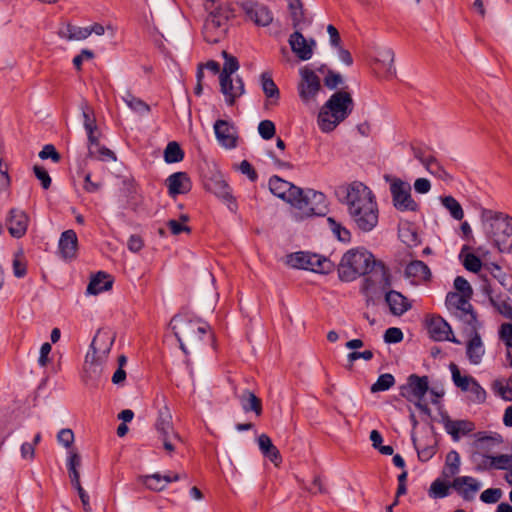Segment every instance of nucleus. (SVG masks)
I'll return each instance as SVG.
<instances>
[{
  "label": "nucleus",
  "mask_w": 512,
  "mask_h": 512,
  "mask_svg": "<svg viewBox=\"0 0 512 512\" xmlns=\"http://www.w3.org/2000/svg\"><path fill=\"white\" fill-rule=\"evenodd\" d=\"M169 326L186 356L200 348L203 337L209 329L206 322L188 313L174 315Z\"/></svg>",
  "instance_id": "nucleus-1"
},
{
  "label": "nucleus",
  "mask_w": 512,
  "mask_h": 512,
  "mask_svg": "<svg viewBox=\"0 0 512 512\" xmlns=\"http://www.w3.org/2000/svg\"><path fill=\"white\" fill-rule=\"evenodd\" d=\"M115 341V333L110 329H100L94 336L84 362L86 381L97 382L103 373L104 364Z\"/></svg>",
  "instance_id": "nucleus-2"
},
{
  "label": "nucleus",
  "mask_w": 512,
  "mask_h": 512,
  "mask_svg": "<svg viewBox=\"0 0 512 512\" xmlns=\"http://www.w3.org/2000/svg\"><path fill=\"white\" fill-rule=\"evenodd\" d=\"M354 109L351 94L344 90L333 93L320 108L317 117L319 129L324 133L332 132L349 117Z\"/></svg>",
  "instance_id": "nucleus-3"
},
{
  "label": "nucleus",
  "mask_w": 512,
  "mask_h": 512,
  "mask_svg": "<svg viewBox=\"0 0 512 512\" xmlns=\"http://www.w3.org/2000/svg\"><path fill=\"white\" fill-rule=\"evenodd\" d=\"M486 235L493 240L500 252H512V218L491 209L481 211Z\"/></svg>",
  "instance_id": "nucleus-4"
},
{
  "label": "nucleus",
  "mask_w": 512,
  "mask_h": 512,
  "mask_svg": "<svg viewBox=\"0 0 512 512\" xmlns=\"http://www.w3.org/2000/svg\"><path fill=\"white\" fill-rule=\"evenodd\" d=\"M374 259L373 254L364 248L350 249L342 256L338 266L340 280L351 282L368 274Z\"/></svg>",
  "instance_id": "nucleus-5"
},
{
  "label": "nucleus",
  "mask_w": 512,
  "mask_h": 512,
  "mask_svg": "<svg viewBox=\"0 0 512 512\" xmlns=\"http://www.w3.org/2000/svg\"><path fill=\"white\" fill-rule=\"evenodd\" d=\"M294 216L297 220H302L311 216H324L328 211L326 196L324 193L308 189L300 197H296Z\"/></svg>",
  "instance_id": "nucleus-6"
},
{
  "label": "nucleus",
  "mask_w": 512,
  "mask_h": 512,
  "mask_svg": "<svg viewBox=\"0 0 512 512\" xmlns=\"http://www.w3.org/2000/svg\"><path fill=\"white\" fill-rule=\"evenodd\" d=\"M337 195L344 198L349 214L357 215L363 207L376 203L372 191L361 182L339 187Z\"/></svg>",
  "instance_id": "nucleus-7"
},
{
  "label": "nucleus",
  "mask_w": 512,
  "mask_h": 512,
  "mask_svg": "<svg viewBox=\"0 0 512 512\" xmlns=\"http://www.w3.org/2000/svg\"><path fill=\"white\" fill-rule=\"evenodd\" d=\"M289 263L295 268L320 274H329L335 267L334 263L327 257L303 251L290 255Z\"/></svg>",
  "instance_id": "nucleus-8"
},
{
  "label": "nucleus",
  "mask_w": 512,
  "mask_h": 512,
  "mask_svg": "<svg viewBox=\"0 0 512 512\" xmlns=\"http://www.w3.org/2000/svg\"><path fill=\"white\" fill-rule=\"evenodd\" d=\"M467 295L458 292H449L446 295V306L449 310H456L459 318L469 326L471 330L479 329L480 323Z\"/></svg>",
  "instance_id": "nucleus-9"
},
{
  "label": "nucleus",
  "mask_w": 512,
  "mask_h": 512,
  "mask_svg": "<svg viewBox=\"0 0 512 512\" xmlns=\"http://www.w3.org/2000/svg\"><path fill=\"white\" fill-rule=\"evenodd\" d=\"M429 390V381L427 376H418L411 374L407 378L406 384L400 387V395L423 412H428L426 404H423V398Z\"/></svg>",
  "instance_id": "nucleus-10"
},
{
  "label": "nucleus",
  "mask_w": 512,
  "mask_h": 512,
  "mask_svg": "<svg viewBox=\"0 0 512 512\" xmlns=\"http://www.w3.org/2000/svg\"><path fill=\"white\" fill-rule=\"evenodd\" d=\"M387 182L390 183V192L395 208L399 211H417L418 204L412 199L411 186L408 182L400 178L385 176Z\"/></svg>",
  "instance_id": "nucleus-11"
},
{
  "label": "nucleus",
  "mask_w": 512,
  "mask_h": 512,
  "mask_svg": "<svg viewBox=\"0 0 512 512\" xmlns=\"http://www.w3.org/2000/svg\"><path fill=\"white\" fill-rule=\"evenodd\" d=\"M238 59L226 53V103L233 105L245 92L243 79L233 74L239 69Z\"/></svg>",
  "instance_id": "nucleus-12"
},
{
  "label": "nucleus",
  "mask_w": 512,
  "mask_h": 512,
  "mask_svg": "<svg viewBox=\"0 0 512 512\" xmlns=\"http://www.w3.org/2000/svg\"><path fill=\"white\" fill-rule=\"evenodd\" d=\"M240 7L246 18L257 27H267L274 20L273 12L263 3L246 0L240 3Z\"/></svg>",
  "instance_id": "nucleus-13"
},
{
  "label": "nucleus",
  "mask_w": 512,
  "mask_h": 512,
  "mask_svg": "<svg viewBox=\"0 0 512 512\" xmlns=\"http://www.w3.org/2000/svg\"><path fill=\"white\" fill-rule=\"evenodd\" d=\"M368 274L370 276L365 279L367 289L371 286H377L381 291H386L391 287L390 271L382 261L374 259Z\"/></svg>",
  "instance_id": "nucleus-14"
},
{
  "label": "nucleus",
  "mask_w": 512,
  "mask_h": 512,
  "mask_svg": "<svg viewBox=\"0 0 512 512\" xmlns=\"http://www.w3.org/2000/svg\"><path fill=\"white\" fill-rule=\"evenodd\" d=\"M269 189L272 194L285 200L291 204L292 207L295 204L296 197H300L302 194L301 188L276 175L270 178Z\"/></svg>",
  "instance_id": "nucleus-15"
},
{
  "label": "nucleus",
  "mask_w": 512,
  "mask_h": 512,
  "mask_svg": "<svg viewBox=\"0 0 512 512\" xmlns=\"http://www.w3.org/2000/svg\"><path fill=\"white\" fill-rule=\"evenodd\" d=\"M205 188L218 198H224V180L220 164L215 161L206 162Z\"/></svg>",
  "instance_id": "nucleus-16"
},
{
  "label": "nucleus",
  "mask_w": 512,
  "mask_h": 512,
  "mask_svg": "<svg viewBox=\"0 0 512 512\" xmlns=\"http://www.w3.org/2000/svg\"><path fill=\"white\" fill-rule=\"evenodd\" d=\"M288 16L294 32L306 30L311 25V18L303 7L301 0H286Z\"/></svg>",
  "instance_id": "nucleus-17"
},
{
  "label": "nucleus",
  "mask_w": 512,
  "mask_h": 512,
  "mask_svg": "<svg viewBox=\"0 0 512 512\" xmlns=\"http://www.w3.org/2000/svg\"><path fill=\"white\" fill-rule=\"evenodd\" d=\"M203 7L207 14L204 29L210 32L220 28L224 21L223 0H204Z\"/></svg>",
  "instance_id": "nucleus-18"
},
{
  "label": "nucleus",
  "mask_w": 512,
  "mask_h": 512,
  "mask_svg": "<svg viewBox=\"0 0 512 512\" xmlns=\"http://www.w3.org/2000/svg\"><path fill=\"white\" fill-rule=\"evenodd\" d=\"M427 329L430 337L435 341H452L457 340L452 336V329L448 322L439 315H433L427 320Z\"/></svg>",
  "instance_id": "nucleus-19"
},
{
  "label": "nucleus",
  "mask_w": 512,
  "mask_h": 512,
  "mask_svg": "<svg viewBox=\"0 0 512 512\" xmlns=\"http://www.w3.org/2000/svg\"><path fill=\"white\" fill-rule=\"evenodd\" d=\"M320 79L314 71L305 69L302 71V80L299 84L298 90L301 99L304 102H309L313 99L320 90Z\"/></svg>",
  "instance_id": "nucleus-20"
},
{
  "label": "nucleus",
  "mask_w": 512,
  "mask_h": 512,
  "mask_svg": "<svg viewBox=\"0 0 512 512\" xmlns=\"http://www.w3.org/2000/svg\"><path fill=\"white\" fill-rule=\"evenodd\" d=\"M451 486L465 501H472L480 490V483L471 476L455 477Z\"/></svg>",
  "instance_id": "nucleus-21"
},
{
  "label": "nucleus",
  "mask_w": 512,
  "mask_h": 512,
  "mask_svg": "<svg viewBox=\"0 0 512 512\" xmlns=\"http://www.w3.org/2000/svg\"><path fill=\"white\" fill-rule=\"evenodd\" d=\"M78 238L74 230L62 232L58 241V254L65 261L73 260L77 255Z\"/></svg>",
  "instance_id": "nucleus-22"
},
{
  "label": "nucleus",
  "mask_w": 512,
  "mask_h": 512,
  "mask_svg": "<svg viewBox=\"0 0 512 512\" xmlns=\"http://www.w3.org/2000/svg\"><path fill=\"white\" fill-rule=\"evenodd\" d=\"M350 216L361 231L369 232L378 223L377 203L363 207L359 214H350Z\"/></svg>",
  "instance_id": "nucleus-23"
},
{
  "label": "nucleus",
  "mask_w": 512,
  "mask_h": 512,
  "mask_svg": "<svg viewBox=\"0 0 512 512\" xmlns=\"http://www.w3.org/2000/svg\"><path fill=\"white\" fill-rule=\"evenodd\" d=\"M28 216L20 209H11L7 219L8 231L14 238H21L25 235L28 227Z\"/></svg>",
  "instance_id": "nucleus-24"
},
{
  "label": "nucleus",
  "mask_w": 512,
  "mask_h": 512,
  "mask_svg": "<svg viewBox=\"0 0 512 512\" xmlns=\"http://www.w3.org/2000/svg\"><path fill=\"white\" fill-rule=\"evenodd\" d=\"M289 44L295 55L301 60H309L313 55L315 41L307 39L304 34H290Z\"/></svg>",
  "instance_id": "nucleus-25"
},
{
  "label": "nucleus",
  "mask_w": 512,
  "mask_h": 512,
  "mask_svg": "<svg viewBox=\"0 0 512 512\" xmlns=\"http://www.w3.org/2000/svg\"><path fill=\"white\" fill-rule=\"evenodd\" d=\"M369 56L373 57L376 63L382 65L385 75L392 76L395 74L394 52L391 48L379 45L373 46L369 51Z\"/></svg>",
  "instance_id": "nucleus-26"
},
{
  "label": "nucleus",
  "mask_w": 512,
  "mask_h": 512,
  "mask_svg": "<svg viewBox=\"0 0 512 512\" xmlns=\"http://www.w3.org/2000/svg\"><path fill=\"white\" fill-rule=\"evenodd\" d=\"M385 302L389 307L391 314L401 316L411 308V303L407 297L396 290L385 291Z\"/></svg>",
  "instance_id": "nucleus-27"
},
{
  "label": "nucleus",
  "mask_w": 512,
  "mask_h": 512,
  "mask_svg": "<svg viewBox=\"0 0 512 512\" xmlns=\"http://www.w3.org/2000/svg\"><path fill=\"white\" fill-rule=\"evenodd\" d=\"M405 276L411 280V283L420 284L430 280L431 271L423 261L414 260L406 266Z\"/></svg>",
  "instance_id": "nucleus-28"
},
{
  "label": "nucleus",
  "mask_w": 512,
  "mask_h": 512,
  "mask_svg": "<svg viewBox=\"0 0 512 512\" xmlns=\"http://www.w3.org/2000/svg\"><path fill=\"white\" fill-rule=\"evenodd\" d=\"M166 185L170 196L185 194L191 190V181L185 172H176L166 179Z\"/></svg>",
  "instance_id": "nucleus-29"
},
{
  "label": "nucleus",
  "mask_w": 512,
  "mask_h": 512,
  "mask_svg": "<svg viewBox=\"0 0 512 512\" xmlns=\"http://www.w3.org/2000/svg\"><path fill=\"white\" fill-rule=\"evenodd\" d=\"M477 330H472L474 334L466 345L467 358L473 365L480 364L485 354V347Z\"/></svg>",
  "instance_id": "nucleus-30"
},
{
  "label": "nucleus",
  "mask_w": 512,
  "mask_h": 512,
  "mask_svg": "<svg viewBox=\"0 0 512 512\" xmlns=\"http://www.w3.org/2000/svg\"><path fill=\"white\" fill-rule=\"evenodd\" d=\"M445 430L454 441H458L475 429L473 422L469 420H447L444 423Z\"/></svg>",
  "instance_id": "nucleus-31"
},
{
  "label": "nucleus",
  "mask_w": 512,
  "mask_h": 512,
  "mask_svg": "<svg viewBox=\"0 0 512 512\" xmlns=\"http://www.w3.org/2000/svg\"><path fill=\"white\" fill-rule=\"evenodd\" d=\"M155 428L159 437L177 433L173 428L172 415L166 405L159 409Z\"/></svg>",
  "instance_id": "nucleus-32"
},
{
  "label": "nucleus",
  "mask_w": 512,
  "mask_h": 512,
  "mask_svg": "<svg viewBox=\"0 0 512 512\" xmlns=\"http://www.w3.org/2000/svg\"><path fill=\"white\" fill-rule=\"evenodd\" d=\"M112 284L113 281L108 274L104 272H98L94 277H92L87 286L86 292L90 295H97L101 292L111 289Z\"/></svg>",
  "instance_id": "nucleus-33"
},
{
  "label": "nucleus",
  "mask_w": 512,
  "mask_h": 512,
  "mask_svg": "<svg viewBox=\"0 0 512 512\" xmlns=\"http://www.w3.org/2000/svg\"><path fill=\"white\" fill-rule=\"evenodd\" d=\"M259 449L263 455L269 458L272 462L277 463L281 461V455L276 446L273 445L271 438L266 434H261L258 437Z\"/></svg>",
  "instance_id": "nucleus-34"
},
{
  "label": "nucleus",
  "mask_w": 512,
  "mask_h": 512,
  "mask_svg": "<svg viewBox=\"0 0 512 512\" xmlns=\"http://www.w3.org/2000/svg\"><path fill=\"white\" fill-rule=\"evenodd\" d=\"M117 27H114L111 24L107 26H103L100 23H94L92 25L86 27H77L71 25L69 22H62L61 27L57 32H105V30H115Z\"/></svg>",
  "instance_id": "nucleus-35"
},
{
  "label": "nucleus",
  "mask_w": 512,
  "mask_h": 512,
  "mask_svg": "<svg viewBox=\"0 0 512 512\" xmlns=\"http://www.w3.org/2000/svg\"><path fill=\"white\" fill-rule=\"evenodd\" d=\"M449 368L454 385L462 391L467 392L476 379L470 375L462 376L459 367L455 363H450Z\"/></svg>",
  "instance_id": "nucleus-36"
},
{
  "label": "nucleus",
  "mask_w": 512,
  "mask_h": 512,
  "mask_svg": "<svg viewBox=\"0 0 512 512\" xmlns=\"http://www.w3.org/2000/svg\"><path fill=\"white\" fill-rule=\"evenodd\" d=\"M460 469V456L455 450L450 451L446 455L445 467L443 475L445 477H453L458 474Z\"/></svg>",
  "instance_id": "nucleus-37"
},
{
  "label": "nucleus",
  "mask_w": 512,
  "mask_h": 512,
  "mask_svg": "<svg viewBox=\"0 0 512 512\" xmlns=\"http://www.w3.org/2000/svg\"><path fill=\"white\" fill-rule=\"evenodd\" d=\"M423 166L430 174L434 175L435 177L441 180L451 179L450 174L444 169V167L433 155H429V160L426 161V163Z\"/></svg>",
  "instance_id": "nucleus-38"
},
{
  "label": "nucleus",
  "mask_w": 512,
  "mask_h": 512,
  "mask_svg": "<svg viewBox=\"0 0 512 512\" xmlns=\"http://www.w3.org/2000/svg\"><path fill=\"white\" fill-rule=\"evenodd\" d=\"M486 460L489 461V465H484V468H495L500 470L512 469V454L487 456Z\"/></svg>",
  "instance_id": "nucleus-39"
},
{
  "label": "nucleus",
  "mask_w": 512,
  "mask_h": 512,
  "mask_svg": "<svg viewBox=\"0 0 512 512\" xmlns=\"http://www.w3.org/2000/svg\"><path fill=\"white\" fill-rule=\"evenodd\" d=\"M123 101L126 103V105L133 110L134 112L145 115L148 114L150 111V107L148 104H146L141 99L133 96L131 93L127 92L123 97Z\"/></svg>",
  "instance_id": "nucleus-40"
},
{
  "label": "nucleus",
  "mask_w": 512,
  "mask_h": 512,
  "mask_svg": "<svg viewBox=\"0 0 512 512\" xmlns=\"http://www.w3.org/2000/svg\"><path fill=\"white\" fill-rule=\"evenodd\" d=\"M184 158V152L181 149L180 145L171 141L167 144L164 150V160L166 163H177L182 161Z\"/></svg>",
  "instance_id": "nucleus-41"
},
{
  "label": "nucleus",
  "mask_w": 512,
  "mask_h": 512,
  "mask_svg": "<svg viewBox=\"0 0 512 512\" xmlns=\"http://www.w3.org/2000/svg\"><path fill=\"white\" fill-rule=\"evenodd\" d=\"M261 86L267 98H279V89L276 86L275 82L273 81L272 76L269 72H263L261 74Z\"/></svg>",
  "instance_id": "nucleus-42"
},
{
  "label": "nucleus",
  "mask_w": 512,
  "mask_h": 512,
  "mask_svg": "<svg viewBox=\"0 0 512 512\" xmlns=\"http://www.w3.org/2000/svg\"><path fill=\"white\" fill-rule=\"evenodd\" d=\"M442 205L450 212L455 220H462L464 211L460 203L453 196H445L441 198Z\"/></svg>",
  "instance_id": "nucleus-43"
},
{
  "label": "nucleus",
  "mask_w": 512,
  "mask_h": 512,
  "mask_svg": "<svg viewBox=\"0 0 512 512\" xmlns=\"http://www.w3.org/2000/svg\"><path fill=\"white\" fill-rule=\"evenodd\" d=\"M242 407L245 411H253L256 415L262 413L261 400L252 392L246 391L242 398Z\"/></svg>",
  "instance_id": "nucleus-44"
},
{
  "label": "nucleus",
  "mask_w": 512,
  "mask_h": 512,
  "mask_svg": "<svg viewBox=\"0 0 512 512\" xmlns=\"http://www.w3.org/2000/svg\"><path fill=\"white\" fill-rule=\"evenodd\" d=\"M451 483L448 484L440 479H436L432 482L428 494L431 498L441 499L445 498L450 494Z\"/></svg>",
  "instance_id": "nucleus-45"
},
{
  "label": "nucleus",
  "mask_w": 512,
  "mask_h": 512,
  "mask_svg": "<svg viewBox=\"0 0 512 512\" xmlns=\"http://www.w3.org/2000/svg\"><path fill=\"white\" fill-rule=\"evenodd\" d=\"M139 481L152 491H162L166 487L163 475L159 473L141 476Z\"/></svg>",
  "instance_id": "nucleus-46"
},
{
  "label": "nucleus",
  "mask_w": 512,
  "mask_h": 512,
  "mask_svg": "<svg viewBox=\"0 0 512 512\" xmlns=\"http://www.w3.org/2000/svg\"><path fill=\"white\" fill-rule=\"evenodd\" d=\"M467 249L468 248L464 246L460 253V257H463V266L465 267L466 270L477 273L480 271L482 267V261L474 253L465 254V250Z\"/></svg>",
  "instance_id": "nucleus-47"
},
{
  "label": "nucleus",
  "mask_w": 512,
  "mask_h": 512,
  "mask_svg": "<svg viewBox=\"0 0 512 512\" xmlns=\"http://www.w3.org/2000/svg\"><path fill=\"white\" fill-rule=\"evenodd\" d=\"M492 388L502 399L512 401V374L505 383L501 380H495Z\"/></svg>",
  "instance_id": "nucleus-48"
},
{
  "label": "nucleus",
  "mask_w": 512,
  "mask_h": 512,
  "mask_svg": "<svg viewBox=\"0 0 512 512\" xmlns=\"http://www.w3.org/2000/svg\"><path fill=\"white\" fill-rule=\"evenodd\" d=\"M328 226L338 240L342 242H349L351 239L350 231L337 222L334 218L329 217L327 219Z\"/></svg>",
  "instance_id": "nucleus-49"
},
{
  "label": "nucleus",
  "mask_w": 512,
  "mask_h": 512,
  "mask_svg": "<svg viewBox=\"0 0 512 512\" xmlns=\"http://www.w3.org/2000/svg\"><path fill=\"white\" fill-rule=\"evenodd\" d=\"M395 384V378L390 373L381 374L377 381L372 384L370 390L372 393L389 390Z\"/></svg>",
  "instance_id": "nucleus-50"
},
{
  "label": "nucleus",
  "mask_w": 512,
  "mask_h": 512,
  "mask_svg": "<svg viewBox=\"0 0 512 512\" xmlns=\"http://www.w3.org/2000/svg\"><path fill=\"white\" fill-rule=\"evenodd\" d=\"M81 111L85 130L90 131L91 129H96L97 125L93 115V110L88 106L86 102L81 104Z\"/></svg>",
  "instance_id": "nucleus-51"
},
{
  "label": "nucleus",
  "mask_w": 512,
  "mask_h": 512,
  "mask_svg": "<svg viewBox=\"0 0 512 512\" xmlns=\"http://www.w3.org/2000/svg\"><path fill=\"white\" fill-rule=\"evenodd\" d=\"M498 336L506 348H512V321L500 325Z\"/></svg>",
  "instance_id": "nucleus-52"
},
{
  "label": "nucleus",
  "mask_w": 512,
  "mask_h": 512,
  "mask_svg": "<svg viewBox=\"0 0 512 512\" xmlns=\"http://www.w3.org/2000/svg\"><path fill=\"white\" fill-rule=\"evenodd\" d=\"M81 465V458L80 455L75 452L71 451L69 453L68 459H67V468L69 473V478L80 476L78 468Z\"/></svg>",
  "instance_id": "nucleus-53"
},
{
  "label": "nucleus",
  "mask_w": 512,
  "mask_h": 512,
  "mask_svg": "<svg viewBox=\"0 0 512 512\" xmlns=\"http://www.w3.org/2000/svg\"><path fill=\"white\" fill-rule=\"evenodd\" d=\"M258 132L264 140H270L276 133L275 124L271 120H262L258 125Z\"/></svg>",
  "instance_id": "nucleus-54"
},
{
  "label": "nucleus",
  "mask_w": 512,
  "mask_h": 512,
  "mask_svg": "<svg viewBox=\"0 0 512 512\" xmlns=\"http://www.w3.org/2000/svg\"><path fill=\"white\" fill-rule=\"evenodd\" d=\"M492 306L504 317L512 319V304L507 300L496 301L490 297Z\"/></svg>",
  "instance_id": "nucleus-55"
},
{
  "label": "nucleus",
  "mask_w": 512,
  "mask_h": 512,
  "mask_svg": "<svg viewBox=\"0 0 512 512\" xmlns=\"http://www.w3.org/2000/svg\"><path fill=\"white\" fill-rule=\"evenodd\" d=\"M454 288L455 292H458L462 295H467L469 297H472L473 290L469 282L462 276H457L454 280Z\"/></svg>",
  "instance_id": "nucleus-56"
},
{
  "label": "nucleus",
  "mask_w": 512,
  "mask_h": 512,
  "mask_svg": "<svg viewBox=\"0 0 512 512\" xmlns=\"http://www.w3.org/2000/svg\"><path fill=\"white\" fill-rule=\"evenodd\" d=\"M502 496V492L498 488H488L484 490L481 495L480 499L484 503H496Z\"/></svg>",
  "instance_id": "nucleus-57"
},
{
  "label": "nucleus",
  "mask_w": 512,
  "mask_h": 512,
  "mask_svg": "<svg viewBox=\"0 0 512 512\" xmlns=\"http://www.w3.org/2000/svg\"><path fill=\"white\" fill-rule=\"evenodd\" d=\"M39 157L43 160L51 159L54 163H58L61 159L60 154L52 144L45 145L39 152Z\"/></svg>",
  "instance_id": "nucleus-58"
},
{
  "label": "nucleus",
  "mask_w": 512,
  "mask_h": 512,
  "mask_svg": "<svg viewBox=\"0 0 512 512\" xmlns=\"http://www.w3.org/2000/svg\"><path fill=\"white\" fill-rule=\"evenodd\" d=\"M403 339V332L400 328L390 327L384 333V341L386 343H399Z\"/></svg>",
  "instance_id": "nucleus-59"
},
{
  "label": "nucleus",
  "mask_w": 512,
  "mask_h": 512,
  "mask_svg": "<svg viewBox=\"0 0 512 512\" xmlns=\"http://www.w3.org/2000/svg\"><path fill=\"white\" fill-rule=\"evenodd\" d=\"M159 439L162 441L164 449L169 453H172L175 451L176 442L182 441V439L178 433L167 435V436H162V437H159Z\"/></svg>",
  "instance_id": "nucleus-60"
},
{
  "label": "nucleus",
  "mask_w": 512,
  "mask_h": 512,
  "mask_svg": "<svg viewBox=\"0 0 512 512\" xmlns=\"http://www.w3.org/2000/svg\"><path fill=\"white\" fill-rule=\"evenodd\" d=\"M238 169L242 174L246 175L250 181L255 182L258 179V174L249 161L243 160L239 164Z\"/></svg>",
  "instance_id": "nucleus-61"
},
{
  "label": "nucleus",
  "mask_w": 512,
  "mask_h": 512,
  "mask_svg": "<svg viewBox=\"0 0 512 512\" xmlns=\"http://www.w3.org/2000/svg\"><path fill=\"white\" fill-rule=\"evenodd\" d=\"M57 440L61 445L68 448L74 441V433L71 429H61L58 432Z\"/></svg>",
  "instance_id": "nucleus-62"
},
{
  "label": "nucleus",
  "mask_w": 512,
  "mask_h": 512,
  "mask_svg": "<svg viewBox=\"0 0 512 512\" xmlns=\"http://www.w3.org/2000/svg\"><path fill=\"white\" fill-rule=\"evenodd\" d=\"M343 79L342 76L338 73L329 71L328 74L324 78V84L329 89H336L340 84H342Z\"/></svg>",
  "instance_id": "nucleus-63"
},
{
  "label": "nucleus",
  "mask_w": 512,
  "mask_h": 512,
  "mask_svg": "<svg viewBox=\"0 0 512 512\" xmlns=\"http://www.w3.org/2000/svg\"><path fill=\"white\" fill-rule=\"evenodd\" d=\"M468 391L473 394L474 401L477 403H483L486 400V391L477 380H475Z\"/></svg>",
  "instance_id": "nucleus-64"
}]
</instances>
